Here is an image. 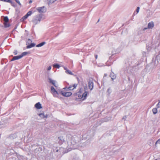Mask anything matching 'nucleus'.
I'll return each mask as SVG.
<instances>
[{
    "label": "nucleus",
    "instance_id": "1",
    "mask_svg": "<svg viewBox=\"0 0 160 160\" xmlns=\"http://www.w3.org/2000/svg\"><path fill=\"white\" fill-rule=\"evenodd\" d=\"M43 15L42 14H38L34 17L32 22L35 24H37L40 22L42 20Z\"/></svg>",
    "mask_w": 160,
    "mask_h": 160
},
{
    "label": "nucleus",
    "instance_id": "2",
    "mask_svg": "<svg viewBox=\"0 0 160 160\" xmlns=\"http://www.w3.org/2000/svg\"><path fill=\"white\" fill-rule=\"evenodd\" d=\"M68 139H67V142L68 144L69 145H73L75 144L76 142L73 140H72L73 138H72L71 136H67Z\"/></svg>",
    "mask_w": 160,
    "mask_h": 160
},
{
    "label": "nucleus",
    "instance_id": "3",
    "mask_svg": "<svg viewBox=\"0 0 160 160\" xmlns=\"http://www.w3.org/2000/svg\"><path fill=\"white\" fill-rule=\"evenodd\" d=\"M51 92L55 97H58V93L53 86L51 87Z\"/></svg>",
    "mask_w": 160,
    "mask_h": 160
},
{
    "label": "nucleus",
    "instance_id": "4",
    "mask_svg": "<svg viewBox=\"0 0 160 160\" xmlns=\"http://www.w3.org/2000/svg\"><path fill=\"white\" fill-rule=\"evenodd\" d=\"M36 10L40 13H44L46 11V9L44 6L38 8H36Z\"/></svg>",
    "mask_w": 160,
    "mask_h": 160
},
{
    "label": "nucleus",
    "instance_id": "5",
    "mask_svg": "<svg viewBox=\"0 0 160 160\" xmlns=\"http://www.w3.org/2000/svg\"><path fill=\"white\" fill-rule=\"evenodd\" d=\"M61 94L64 96L66 97H69L72 94V93L71 92H64L63 91L61 92Z\"/></svg>",
    "mask_w": 160,
    "mask_h": 160
},
{
    "label": "nucleus",
    "instance_id": "6",
    "mask_svg": "<svg viewBox=\"0 0 160 160\" xmlns=\"http://www.w3.org/2000/svg\"><path fill=\"white\" fill-rule=\"evenodd\" d=\"M88 85L89 88L90 90H92L93 88V82L91 80H89L88 83Z\"/></svg>",
    "mask_w": 160,
    "mask_h": 160
},
{
    "label": "nucleus",
    "instance_id": "7",
    "mask_svg": "<svg viewBox=\"0 0 160 160\" xmlns=\"http://www.w3.org/2000/svg\"><path fill=\"white\" fill-rule=\"evenodd\" d=\"M58 140L60 144H62L65 142L63 137L62 136L58 137Z\"/></svg>",
    "mask_w": 160,
    "mask_h": 160
},
{
    "label": "nucleus",
    "instance_id": "8",
    "mask_svg": "<svg viewBox=\"0 0 160 160\" xmlns=\"http://www.w3.org/2000/svg\"><path fill=\"white\" fill-rule=\"evenodd\" d=\"M154 26V24L153 22H150L148 23V29L152 28Z\"/></svg>",
    "mask_w": 160,
    "mask_h": 160
},
{
    "label": "nucleus",
    "instance_id": "9",
    "mask_svg": "<svg viewBox=\"0 0 160 160\" xmlns=\"http://www.w3.org/2000/svg\"><path fill=\"white\" fill-rule=\"evenodd\" d=\"M110 77L111 78L112 80L115 79L116 77V75L113 72H112L110 74Z\"/></svg>",
    "mask_w": 160,
    "mask_h": 160
},
{
    "label": "nucleus",
    "instance_id": "10",
    "mask_svg": "<svg viewBox=\"0 0 160 160\" xmlns=\"http://www.w3.org/2000/svg\"><path fill=\"white\" fill-rule=\"evenodd\" d=\"M35 107L38 109H40L42 108L41 104L39 102L36 103L35 105Z\"/></svg>",
    "mask_w": 160,
    "mask_h": 160
},
{
    "label": "nucleus",
    "instance_id": "11",
    "mask_svg": "<svg viewBox=\"0 0 160 160\" xmlns=\"http://www.w3.org/2000/svg\"><path fill=\"white\" fill-rule=\"evenodd\" d=\"M48 80H49V83L52 84L55 87H56L57 86L55 85V82L56 81L52 80V79L49 78H48Z\"/></svg>",
    "mask_w": 160,
    "mask_h": 160
},
{
    "label": "nucleus",
    "instance_id": "12",
    "mask_svg": "<svg viewBox=\"0 0 160 160\" xmlns=\"http://www.w3.org/2000/svg\"><path fill=\"white\" fill-rule=\"evenodd\" d=\"M22 57L20 55L19 56H15L14 57L11 61H12L20 59Z\"/></svg>",
    "mask_w": 160,
    "mask_h": 160
},
{
    "label": "nucleus",
    "instance_id": "13",
    "mask_svg": "<svg viewBox=\"0 0 160 160\" xmlns=\"http://www.w3.org/2000/svg\"><path fill=\"white\" fill-rule=\"evenodd\" d=\"M77 84H74L72 86L70 85L68 88L69 90H72L77 86Z\"/></svg>",
    "mask_w": 160,
    "mask_h": 160
},
{
    "label": "nucleus",
    "instance_id": "14",
    "mask_svg": "<svg viewBox=\"0 0 160 160\" xmlns=\"http://www.w3.org/2000/svg\"><path fill=\"white\" fill-rule=\"evenodd\" d=\"M88 93V92L87 91H85L84 93H83L82 95V98H83V99L85 98L87 96V94Z\"/></svg>",
    "mask_w": 160,
    "mask_h": 160
},
{
    "label": "nucleus",
    "instance_id": "15",
    "mask_svg": "<svg viewBox=\"0 0 160 160\" xmlns=\"http://www.w3.org/2000/svg\"><path fill=\"white\" fill-rule=\"evenodd\" d=\"M35 46V44L34 43H32L30 45H28L27 46V48H30L32 47H34Z\"/></svg>",
    "mask_w": 160,
    "mask_h": 160
},
{
    "label": "nucleus",
    "instance_id": "16",
    "mask_svg": "<svg viewBox=\"0 0 160 160\" xmlns=\"http://www.w3.org/2000/svg\"><path fill=\"white\" fill-rule=\"evenodd\" d=\"M29 53H30V52H22L20 55L22 58L23 56L26 55H27L28 54H29Z\"/></svg>",
    "mask_w": 160,
    "mask_h": 160
},
{
    "label": "nucleus",
    "instance_id": "17",
    "mask_svg": "<svg viewBox=\"0 0 160 160\" xmlns=\"http://www.w3.org/2000/svg\"><path fill=\"white\" fill-rule=\"evenodd\" d=\"M38 115L40 116L42 118H47V115H46V116L44 115L43 113H41L38 114Z\"/></svg>",
    "mask_w": 160,
    "mask_h": 160
},
{
    "label": "nucleus",
    "instance_id": "18",
    "mask_svg": "<svg viewBox=\"0 0 160 160\" xmlns=\"http://www.w3.org/2000/svg\"><path fill=\"white\" fill-rule=\"evenodd\" d=\"M46 42H42L41 43H40L36 45V47H41L42 46H43L45 44Z\"/></svg>",
    "mask_w": 160,
    "mask_h": 160
},
{
    "label": "nucleus",
    "instance_id": "19",
    "mask_svg": "<svg viewBox=\"0 0 160 160\" xmlns=\"http://www.w3.org/2000/svg\"><path fill=\"white\" fill-rule=\"evenodd\" d=\"M153 108L152 110V111L153 112V114H156L157 113L158 110H157V108Z\"/></svg>",
    "mask_w": 160,
    "mask_h": 160
},
{
    "label": "nucleus",
    "instance_id": "20",
    "mask_svg": "<svg viewBox=\"0 0 160 160\" xmlns=\"http://www.w3.org/2000/svg\"><path fill=\"white\" fill-rule=\"evenodd\" d=\"M65 72L68 74H70L71 75H73V74L71 72V71L70 70H68V69L66 70V71H65Z\"/></svg>",
    "mask_w": 160,
    "mask_h": 160
},
{
    "label": "nucleus",
    "instance_id": "21",
    "mask_svg": "<svg viewBox=\"0 0 160 160\" xmlns=\"http://www.w3.org/2000/svg\"><path fill=\"white\" fill-rule=\"evenodd\" d=\"M57 0H47L48 2V3L49 5L51 4L54 3L55 1Z\"/></svg>",
    "mask_w": 160,
    "mask_h": 160
},
{
    "label": "nucleus",
    "instance_id": "22",
    "mask_svg": "<svg viewBox=\"0 0 160 160\" xmlns=\"http://www.w3.org/2000/svg\"><path fill=\"white\" fill-rule=\"evenodd\" d=\"M4 24L5 27L6 28L9 27L10 26V25L8 23V22H4Z\"/></svg>",
    "mask_w": 160,
    "mask_h": 160
},
{
    "label": "nucleus",
    "instance_id": "23",
    "mask_svg": "<svg viewBox=\"0 0 160 160\" xmlns=\"http://www.w3.org/2000/svg\"><path fill=\"white\" fill-rule=\"evenodd\" d=\"M156 60L157 61V62H160V54L157 55L156 57Z\"/></svg>",
    "mask_w": 160,
    "mask_h": 160
},
{
    "label": "nucleus",
    "instance_id": "24",
    "mask_svg": "<svg viewBox=\"0 0 160 160\" xmlns=\"http://www.w3.org/2000/svg\"><path fill=\"white\" fill-rule=\"evenodd\" d=\"M53 67L57 68H59L60 67V65L58 64H54L53 65Z\"/></svg>",
    "mask_w": 160,
    "mask_h": 160
},
{
    "label": "nucleus",
    "instance_id": "25",
    "mask_svg": "<svg viewBox=\"0 0 160 160\" xmlns=\"http://www.w3.org/2000/svg\"><path fill=\"white\" fill-rule=\"evenodd\" d=\"M4 22H8L9 19L8 17L6 16L4 18Z\"/></svg>",
    "mask_w": 160,
    "mask_h": 160
},
{
    "label": "nucleus",
    "instance_id": "26",
    "mask_svg": "<svg viewBox=\"0 0 160 160\" xmlns=\"http://www.w3.org/2000/svg\"><path fill=\"white\" fill-rule=\"evenodd\" d=\"M157 108H160V100H159V102L156 105Z\"/></svg>",
    "mask_w": 160,
    "mask_h": 160
},
{
    "label": "nucleus",
    "instance_id": "27",
    "mask_svg": "<svg viewBox=\"0 0 160 160\" xmlns=\"http://www.w3.org/2000/svg\"><path fill=\"white\" fill-rule=\"evenodd\" d=\"M157 144H160V138L158 139L155 143V145L156 146Z\"/></svg>",
    "mask_w": 160,
    "mask_h": 160
},
{
    "label": "nucleus",
    "instance_id": "28",
    "mask_svg": "<svg viewBox=\"0 0 160 160\" xmlns=\"http://www.w3.org/2000/svg\"><path fill=\"white\" fill-rule=\"evenodd\" d=\"M1 1L5 2H11V0H1Z\"/></svg>",
    "mask_w": 160,
    "mask_h": 160
},
{
    "label": "nucleus",
    "instance_id": "29",
    "mask_svg": "<svg viewBox=\"0 0 160 160\" xmlns=\"http://www.w3.org/2000/svg\"><path fill=\"white\" fill-rule=\"evenodd\" d=\"M9 3H11V5L12 6H13L14 7H15L16 6L15 5L14 3L13 2H12L11 0V2H10Z\"/></svg>",
    "mask_w": 160,
    "mask_h": 160
},
{
    "label": "nucleus",
    "instance_id": "30",
    "mask_svg": "<svg viewBox=\"0 0 160 160\" xmlns=\"http://www.w3.org/2000/svg\"><path fill=\"white\" fill-rule=\"evenodd\" d=\"M32 14V12L31 11L28 12L27 14V15H28V16L30 15H31Z\"/></svg>",
    "mask_w": 160,
    "mask_h": 160
},
{
    "label": "nucleus",
    "instance_id": "31",
    "mask_svg": "<svg viewBox=\"0 0 160 160\" xmlns=\"http://www.w3.org/2000/svg\"><path fill=\"white\" fill-rule=\"evenodd\" d=\"M16 2L20 6H21V4L20 3L19 0H15Z\"/></svg>",
    "mask_w": 160,
    "mask_h": 160
},
{
    "label": "nucleus",
    "instance_id": "32",
    "mask_svg": "<svg viewBox=\"0 0 160 160\" xmlns=\"http://www.w3.org/2000/svg\"><path fill=\"white\" fill-rule=\"evenodd\" d=\"M28 17V15L26 14L24 17H23L24 19H26Z\"/></svg>",
    "mask_w": 160,
    "mask_h": 160
},
{
    "label": "nucleus",
    "instance_id": "33",
    "mask_svg": "<svg viewBox=\"0 0 160 160\" xmlns=\"http://www.w3.org/2000/svg\"><path fill=\"white\" fill-rule=\"evenodd\" d=\"M140 8L139 7H137V10H136V12H137V13H138L139 11Z\"/></svg>",
    "mask_w": 160,
    "mask_h": 160
},
{
    "label": "nucleus",
    "instance_id": "34",
    "mask_svg": "<svg viewBox=\"0 0 160 160\" xmlns=\"http://www.w3.org/2000/svg\"><path fill=\"white\" fill-rule=\"evenodd\" d=\"M14 53L15 55H17L18 53V51L16 50H15L14 51Z\"/></svg>",
    "mask_w": 160,
    "mask_h": 160
},
{
    "label": "nucleus",
    "instance_id": "35",
    "mask_svg": "<svg viewBox=\"0 0 160 160\" xmlns=\"http://www.w3.org/2000/svg\"><path fill=\"white\" fill-rule=\"evenodd\" d=\"M51 69V66H49L48 67V70H50Z\"/></svg>",
    "mask_w": 160,
    "mask_h": 160
},
{
    "label": "nucleus",
    "instance_id": "36",
    "mask_svg": "<svg viewBox=\"0 0 160 160\" xmlns=\"http://www.w3.org/2000/svg\"><path fill=\"white\" fill-rule=\"evenodd\" d=\"M127 118V117L126 116H124L122 118V119H124L125 120H126V119Z\"/></svg>",
    "mask_w": 160,
    "mask_h": 160
},
{
    "label": "nucleus",
    "instance_id": "37",
    "mask_svg": "<svg viewBox=\"0 0 160 160\" xmlns=\"http://www.w3.org/2000/svg\"><path fill=\"white\" fill-rule=\"evenodd\" d=\"M62 67L63 68L64 70L66 71V70H68L67 68L64 66H62Z\"/></svg>",
    "mask_w": 160,
    "mask_h": 160
},
{
    "label": "nucleus",
    "instance_id": "38",
    "mask_svg": "<svg viewBox=\"0 0 160 160\" xmlns=\"http://www.w3.org/2000/svg\"><path fill=\"white\" fill-rule=\"evenodd\" d=\"M95 57L96 59H97V58H98V55H95Z\"/></svg>",
    "mask_w": 160,
    "mask_h": 160
},
{
    "label": "nucleus",
    "instance_id": "39",
    "mask_svg": "<svg viewBox=\"0 0 160 160\" xmlns=\"http://www.w3.org/2000/svg\"><path fill=\"white\" fill-rule=\"evenodd\" d=\"M32 2V0H30L29 2V3H31Z\"/></svg>",
    "mask_w": 160,
    "mask_h": 160
},
{
    "label": "nucleus",
    "instance_id": "40",
    "mask_svg": "<svg viewBox=\"0 0 160 160\" xmlns=\"http://www.w3.org/2000/svg\"><path fill=\"white\" fill-rule=\"evenodd\" d=\"M147 28H144L143 29V30L144 31L145 30L147 29Z\"/></svg>",
    "mask_w": 160,
    "mask_h": 160
},
{
    "label": "nucleus",
    "instance_id": "41",
    "mask_svg": "<svg viewBox=\"0 0 160 160\" xmlns=\"http://www.w3.org/2000/svg\"><path fill=\"white\" fill-rule=\"evenodd\" d=\"M28 41H29L30 42H32L31 40L29 39H28Z\"/></svg>",
    "mask_w": 160,
    "mask_h": 160
},
{
    "label": "nucleus",
    "instance_id": "42",
    "mask_svg": "<svg viewBox=\"0 0 160 160\" xmlns=\"http://www.w3.org/2000/svg\"><path fill=\"white\" fill-rule=\"evenodd\" d=\"M58 151H59V150H58V149H57V150H56V151L57 152H58Z\"/></svg>",
    "mask_w": 160,
    "mask_h": 160
},
{
    "label": "nucleus",
    "instance_id": "43",
    "mask_svg": "<svg viewBox=\"0 0 160 160\" xmlns=\"http://www.w3.org/2000/svg\"><path fill=\"white\" fill-rule=\"evenodd\" d=\"M107 75L106 74H105L104 76H106Z\"/></svg>",
    "mask_w": 160,
    "mask_h": 160
},
{
    "label": "nucleus",
    "instance_id": "44",
    "mask_svg": "<svg viewBox=\"0 0 160 160\" xmlns=\"http://www.w3.org/2000/svg\"><path fill=\"white\" fill-rule=\"evenodd\" d=\"M154 160H157V159H155Z\"/></svg>",
    "mask_w": 160,
    "mask_h": 160
}]
</instances>
